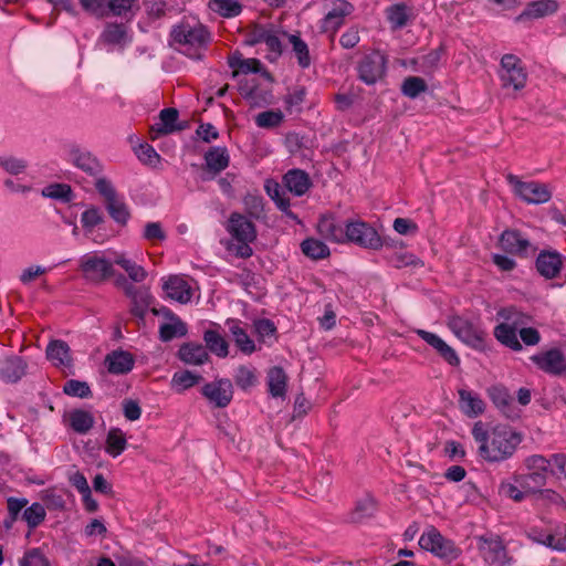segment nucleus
<instances>
[{"mask_svg":"<svg viewBox=\"0 0 566 566\" xmlns=\"http://www.w3.org/2000/svg\"><path fill=\"white\" fill-rule=\"evenodd\" d=\"M95 188L104 199L111 218L118 224L125 226L130 218V212L127 205L118 197L113 184L104 177H98L95 180Z\"/></svg>","mask_w":566,"mask_h":566,"instance_id":"nucleus-4","label":"nucleus"},{"mask_svg":"<svg viewBox=\"0 0 566 566\" xmlns=\"http://www.w3.org/2000/svg\"><path fill=\"white\" fill-rule=\"evenodd\" d=\"M317 230L327 240L338 243L345 241V228L331 216L319 219Z\"/></svg>","mask_w":566,"mask_h":566,"instance_id":"nucleus-33","label":"nucleus"},{"mask_svg":"<svg viewBox=\"0 0 566 566\" xmlns=\"http://www.w3.org/2000/svg\"><path fill=\"white\" fill-rule=\"evenodd\" d=\"M227 230L238 242H253L256 238L255 226L241 213L230 216Z\"/></svg>","mask_w":566,"mask_h":566,"instance_id":"nucleus-16","label":"nucleus"},{"mask_svg":"<svg viewBox=\"0 0 566 566\" xmlns=\"http://www.w3.org/2000/svg\"><path fill=\"white\" fill-rule=\"evenodd\" d=\"M201 379L200 375H197L189 370L175 373L171 379V386L176 388L178 392H181L188 388H191L198 384Z\"/></svg>","mask_w":566,"mask_h":566,"instance_id":"nucleus-48","label":"nucleus"},{"mask_svg":"<svg viewBox=\"0 0 566 566\" xmlns=\"http://www.w3.org/2000/svg\"><path fill=\"white\" fill-rule=\"evenodd\" d=\"M547 547L558 551L566 552V525H558L553 533L548 534Z\"/></svg>","mask_w":566,"mask_h":566,"instance_id":"nucleus-58","label":"nucleus"},{"mask_svg":"<svg viewBox=\"0 0 566 566\" xmlns=\"http://www.w3.org/2000/svg\"><path fill=\"white\" fill-rule=\"evenodd\" d=\"M479 551L483 560L490 565L502 564L506 559V548L499 537L481 536Z\"/></svg>","mask_w":566,"mask_h":566,"instance_id":"nucleus-17","label":"nucleus"},{"mask_svg":"<svg viewBox=\"0 0 566 566\" xmlns=\"http://www.w3.org/2000/svg\"><path fill=\"white\" fill-rule=\"evenodd\" d=\"M352 4L340 2L338 7L331 10L322 21V30L324 32H336L344 23V18L350 13Z\"/></svg>","mask_w":566,"mask_h":566,"instance_id":"nucleus-32","label":"nucleus"},{"mask_svg":"<svg viewBox=\"0 0 566 566\" xmlns=\"http://www.w3.org/2000/svg\"><path fill=\"white\" fill-rule=\"evenodd\" d=\"M114 260H108L97 253H87L80 259V270L85 280L102 283L114 275Z\"/></svg>","mask_w":566,"mask_h":566,"instance_id":"nucleus-6","label":"nucleus"},{"mask_svg":"<svg viewBox=\"0 0 566 566\" xmlns=\"http://www.w3.org/2000/svg\"><path fill=\"white\" fill-rule=\"evenodd\" d=\"M558 3L556 0H537L528 3L521 14L516 17V21L524 22L532 19L544 18L557 11Z\"/></svg>","mask_w":566,"mask_h":566,"instance_id":"nucleus-26","label":"nucleus"},{"mask_svg":"<svg viewBox=\"0 0 566 566\" xmlns=\"http://www.w3.org/2000/svg\"><path fill=\"white\" fill-rule=\"evenodd\" d=\"M499 317L503 319V323L516 328L521 329L524 326H527L531 322V316L518 311L514 306L502 308L497 312Z\"/></svg>","mask_w":566,"mask_h":566,"instance_id":"nucleus-41","label":"nucleus"},{"mask_svg":"<svg viewBox=\"0 0 566 566\" xmlns=\"http://www.w3.org/2000/svg\"><path fill=\"white\" fill-rule=\"evenodd\" d=\"M284 188L296 197L304 196L313 186L310 175L302 169H291L283 176Z\"/></svg>","mask_w":566,"mask_h":566,"instance_id":"nucleus-18","label":"nucleus"},{"mask_svg":"<svg viewBox=\"0 0 566 566\" xmlns=\"http://www.w3.org/2000/svg\"><path fill=\"white\" fill-rule=\"evenodd\" d=\"M0 167L8 174L18 176L25 172L28 168V161L23 158L15 156H1Z\"/></svg>","mask_w":566,"mask_h":566,"instance_id":"nucleus-51","label":"nucleus"},{"mask_svg":"<svg viewBox=\"0 0 566 566\" xmlns=\"http://www.w3.org/2000/svg\"><path fill=\"white\" fill-rule=\"evenodd\" d=\"M179 113L174 107L164 108L159 113V122L150 126L149 137L155 140L160 136L185 129L184 125L177 124Z\"/></svg>","mask_w":566,"mask_h":566,"instance_id":"nucleus-15","label":"nucleus"},{"mask_svg":"<svg viewBox=\"0 0 566 566\" xmlns=\"http://www.w3.org/2000/svg\"><path fill=\"white\" fill-rule=\"evenodd\" d=\"M301 249L306 256L313 260L325 259L329 255L328 247L322 241L313 238L304 240L301 244Z\"/></svg>","mask_w":566,"mask_h":566,"instance_id":"nucleus-43","label":"nucleus"},{"mask_svg":"<svg viewBox=\"0 0 566 566\" xmlns=\"http://www.w3.org/2000/svg\"><path fill=\"white\" fill-rule=\"evenodd\" d=\"M27 363L20 356H9L0 360V379L7 384L18 382L27 373Z\"/></svg>","mask_w":566,"mask_h":566,"instance_id":"nucleus-19","label":"nucleus"},{"mask_svg":"<svg viewBox=\"0 0 566 566\" xmlns=\"http://www.w3.org/2000/svg\"><path fill=\"white\" fill-rule=\"evenodd\" d=\"M20 566H49V562L39 548H32L24 554Z\"/></svg>","mask_w":566,"mask_h":566,"instance_id":"nucleus-61","label":"nucleus"},{"mask_svg":"<svg viewBox=\"0 0 566 566\" xmlns=\"http://www.w3.org/2000/svg\"><path fill=\"white\" fill-rule=\"evenodd\" d=\"M104 363L111 374L124 375L134 368L135 359L128 352L113 350L106 355Z\"/></svg>","mask_w":566,"mask_h":566,"instance_id":"nucleus-25","label":"nucleus"},{"mask_svg":"<svg viewBox=\"0 0 566 566\" xmlns=\"http://www.w3.org/2000/svg\"><path fill=\"white\" fill-rule=\"evenodd\" d=\"M416 334L423 339L428 345L437 350V353L451 366H458L460 364V359L442 338H440L437 334L424 329H417Z\"/></svg>","mask_w":566,"mask_h":566,"instance_id":"nucleus-21","label":"nucleus"},{"mask_svg":"<svg viewBox=\"0 0 566 566\" xmlns=\"http://www.w3.org/2000/svg\"><path fill=\"white\" fill-rule=\"evenodd\" d=\"M419 545L421 548L432 553L439 558L447 560H454L460 555V549L455 544L446 538L436 527L430 526L422 533L419 538Z\"/></svg>","mask_w":566,"mask_h":566,"instance_id":"nucleus-5","label":"nucleus"},{"mask_svg":"<svg viewBox=\"0 0 566 566\" xmlns=\"http://www.w3.org/2000/svg\"><path fill=\"white\" fill-rule=\"evenodd\" d=\"M160 338L164 342H169L175 337H181L187 334V326L180 319H176L172 323H166L160 326L159 329Z\"/></svg>","mask_w":566,"mask_h":566,"instance_id":"nucleus-52","label":"nucleus"},{"mask_svg":"<svg viewBox=\"0 0 566 566\" xmlns=\"http://www.w3.org/2000/svg\"><path fill=\"white\" fill-rule=\"evenodd\" d=\"M227 326L232 335L235 345L244 354H252L255 350L254 342L250 338L245 329L241 327V322L238 319H228Z\"/></svg>","mask_w":566,"mask_h":566,"instance_id":"nucleus-34","label":"nucleus"},{"mask_svg":"<svg viewBox=\"0 0 566 566\" xmlns=\"http://www.w3.org/2000/svg\"><path fill=\"white\" fill-rule=\"evenodd\" d=\"M448 326L463 343L472 347L482 345L484 334L470 321L460 316H452L449 318Z\"/></svg>","mask_w":566,"mask_h":566,"instance_id":"nucleus-13","label":"nucleus"},{"mask_svg":"<svg viewBox=\"0 0 566 566\" xmlns=\"http://www.w3.org/2000/svg\"><path fill=\"white\" fill-rule=\"evenodd\" d=\"M46 357L53 363L54 366L70 367L72 365V357L70 354L69 345L61 339L52 340L46 347Z\"/></svg>","mask_w":566,"mask_h":566,"instance_id":"nucleus-31","label":"nucleus"},{"mask_svg":"<svg viewBox=\"0 0 566 566\" xmlns=\"http://www.w3.org/2000/svg\"><path fill=\"white\" fill-rule=\"evenodd\" d=\"M345 234V240L361 248L378 250L382 247V240L376 229L363 221L347 223Z\"/></svg>","mask_w":566,"mask_h":566,"instance_id":"nucleus-9","label":"nucleus"},{"mask_svg":"<svg viewBox=\"0 0 566 566\" xmlns=\"http://www.w3.org/2000/svg\"><path fill=\"white\" fill-rule=\"evenodd\" d=\"M135 154L140 161L147 165H156L160 160V156L149 144H140L135 148Z\"/></svg>","mask_w":566,"mask_h":566,"instance_id":"nucleus-60","label":"nucleus"},{"mask_svg":"<svg viewBox=\"0 0 566 566\" xmlns=\"http://www.w3.org/2000/svg\"><path fill=\"white\" fill-rule=\"evenodd\" d=\"M104 221L102 211L96 207L86 209L81 216V222L84 229L92 230Z\"/></svg>","mask_w":566,"mask_h":566,"instance_id":"nucleus-59","label":"nucleus"},{"mask_svg":"<svg viewBox=\"0 0 566 566\" xmlns=\"http://www.w3.org/2000/svg\"><path fill=\"white\" fill-rule=\"evenodd\" d=\"M254 329L258 336L262 339L265 337L274 336L276 327L274 323L268 318L258 319L254 322Z\"/></svg>","mask_w":566,"mask_h":566,"instance_id":"nucleus-64","label":"nucleus"},{"mask_svg":"<svg viewBox=\"0 0 566 566\" xmlns=\"http://www.w3.org/2000/svg\"><path fill=\"white\" fill-rule=\"evenodd\" d=\"M163 290L167 297L179 303H188L191 300L192 293L188 282L179 275H170L164 281Z\"/></svg>","mask_w":566,"mask_h":566,"instance_id":"nucleus-23","label":"nucleus"},{"mask_svg":"<svg viewBox=\"0 0 566 566\" xmlns=\"http://www.w3.org/2000/svg\"><path fill=\"white\" fill-rule=\"evenodd\" d=\"M532 361L544 373L553 376H563L566 374V356L558 348L533 355Z\"/></svg>","mask_w":566,"mask_h":566,"instance_id":"nucleus-12","label":"nucleus"},{"mask_svg":"<svg viewBox=\"0 0 566 566\" xmlns=\"http://www.w3.org/2000/svg\"><path fill=\"white\" fill-rule=\"evenodd\" d=\"M143 237L148 241H163L166 239V233L159 222H148L145 226Z\"/></svg>","mask_w":566,"mask_h":566,"instance_id":"nucleus-63","label":"nucleus"},{"mask_svg":"<svg viewBox=\"0 0 566 566\" xmlns=\"http://www.w3.org/2000/svg\"><path fill=\"white\" fill-rule=\"evenodd\" d=\"M289 42L292 44L298 65L303 69L308 67L311 65V56L307 44L296 34L289 35Z\"/></svg>","mask_w":566,"mask_h":566,"instance_id":"nucleus-45","label":"nucleus"},{"mask_svg":"<svg viewBox=\"0 0 566 566\" xmlns=\"http://www.w3.org/2000/svg\"><path fill=\"white\" fill-rule=\"evenodd\" d=\"M63 392L71 397L90 398L92 390L86 381L70 379L64 384Z\"/></svg>","mask_w":566,"mask_h":566,"instance_id":"nucleus-53","label":"nucleus"},{"mask_svg":"<svg viewBox=\"0 0 566 566\" xmlns=\"http://www.w3.org/2000/svg\"><path fill=\"white\" fill-rule=\"evenodd\" d=\"M234 381L238 387L247 390L255 386L258 378L254 369L247 366H239L235 370Z\"/></svg>","mask_w":566,"mask_h":566,"instance_id":"nucleus-54","label":"nucleus"},{"mask_svg":"<svg viewBox=\"0 0 566 566\" xmlns=\"http://www.w3.org/2000/svg\"><path fill=\"white\" fill-rule=\"evenodd\" d=\"M70 156L71 161L86 174L97 176L102 172L101 163L91 153L76 148L71 150Z\"/></svg>","mask_w":566,"mask_h":566,"instance_id":"nucleus-28","label":"nucleus"},{"mask_svg":"<svg viewBox=\"0 0 566 566\" xmlns=\"http://www.w3.org/2000/svg\"><path fill=\"white\" fill-rule=\"evenodd\" d=\"M499 75L503 88L521 91L527 82V73L522 61L514 54L503 55Z\"/></svg>","mask_w":566,"mask_h":566,"instance_id":"nucleus-8","label":"nucleus"},{"mask_svg":"<svg viewBox=\"0 0 566 566\" xmlns=\"http://www.w3.org/2000/svg\"><path fill=\"white\" fill-rule=\"evenodd\" d=\"M263 43H265V45L268 48V51H269L268 59L271 62L275 61L277 57L281 56L282 51H283L282 43L273 30L270 32L269 35H266V39L264 40Z\"/></svg>","mask_w":566,"mask_h":566,"instance_id":"nucleus-62","label":"nucleus"},{"mask_svg":"<svg viewBox=\"0 0 566 566\" xmlns=\"http://www.w3.org/2000/svg\"><path fill=\"white\" fill-rule=\"evenodd\" d=\"M500 248L510 254L526 255L531 247L530 241L517 230H505L499 238Z\"/></svg>","mask_w":566,"mask_h":566,"instance_id":"nucleus-20","label":"nucleus"},{"mask_svg":"<svg viewBox=\"0 0 566 566\" xmlns=\"http://www.w3.org/2000/svg\"><path fill=\"white\" fill-rule=\"evenodd\" d=\"M264 189L281 212H283L287 218L298 221L297 216L291 210V202L285 188H283L277 181L268 179L265 181Z\"/></svg>","mask_w":566,"mask_h":566,"instance_id":"nucleus-22","label":"nucleus"},{"mask_svg":"<svg viewBox=\"0 0 566 566\" xmlns=\"http://www.w3.org/2000/svg\"><path fill=\"white\" fill-rule=\"evenodd\" d=\"M203 339L210 352L222 358L228 356V343L217 331H206Z\"/></svg>","mask_w":566,"mask_h":566,"instance_id":"nucleus-42","label":"nucleus"},{"mask_svg":"<svg viewBox=\"0 0 566 566\" xmlns=\"http://www.w3.org/2000/svg\"><path fill=\"white\" fill-rule=\"evenodd\" d=\"M527 473L515 476V482L526 492L535 493L543 488L551 474V461L543 455L533 454L524 461Z\"/></svg>","mask_w":566,"mask_h":566,"instance_id":"nucleus-3","label":"nucleus"},{"mask_svg":"<svg viewBox=\"0 0 566 566\" xmlns=\"http://www.w3.org/2000/svg\"><path fill=\"white\" fill-rule=\"evenodd\" d=\"M202 396L216 408H226L232 400L233 386L227 378L206 384L201 388Z\"/></svg>","mask_w":566,"mask_h":566,"instance_id":"nucleus-11","label":"nucleus"},{"mask_svg":"<svg viewBox=\"0 0 566 566\" xmlns=\"http://www.w3.org/2000/svg\"><path fill=\"white\" fill-rule=\"evenodd\" d=\"M358 78L366 85H374L386 75L387 59L379 51L365 54L356 66Z\"/></svg>","mask_w":566,"mask_h":566,"instance_id":"nucleus-7","label":"nucleus"},{"mask_svg":"<svg viewBox=\"0 0 566 566\" xmlns=\"http://www.w3.org/2000/svg\"><path fill=\"white\" fill-rule=\"evenodd\" d=\"M99 40L108 45L125 46L129 41L127 28L123 23H107Z\"/></svg>","mask_w":566,"mask_h":566,"instance_id":"nucleus-30","label":"nucleus"},{"mask_svg":"<svg viewBox=\"0 0 566 566\" xmlns=\"http://www.w3.org/2000/svg\"><path fill=\"white\" fill-rule=\"evenodd\" d=\"M507 182L513 186L514 192L527 203H545L547 202L552 193L547 186L536 181H521L516 176L510 174L506 177Z\"/></svg>","mask_w":566,"mask_h":566,"instance_id":"nucleus-10","label":"nucleus"},{"mask_svg":"<svg viewBox=\"0 0 566 566\" xmlns=\"http://www.w3.org/2000/svg\"><path fill=\"white\" fill-rule=\"evenodd\" d=\"M178 356L185 364L189 365H202L209 358L206 347L193 343L184 344L179 348Z\"/></svg>","mask_w":566,"mask_h":566,"instance_id":"nucleus-35","label":"nucleus"},{"mask_svg":"<svg viewBox=\"0 0 566 566\" xmlns=\"http://www.w3.org/2000/svg\"><path fill=\"white\" fill-rule=\"evenodd\" d=\"M427 88L428 85L422 77L408 76L402 82L401 93L409 98H416L421 93L426 92Z\"/></svg>","mask_w":566,"mask_h":566,"instance_id":"nucleus-47","label":"nucleus"},{"mask_svg":"<svg viewBox=\"0 0 566 566\" xmlns=\"http://www.w3.org/2000/svg\"><path fill=\"white\" fill-rule=\"evenodd\" d=\"M127 448L126 434L119 428H111L105 440V452L113 458L120 455Z\"/></svg>","mask_w":566,"mask_h":566,"instance_id":"nucleus-37","label":"nucleus"},{"mask_svg":"<svg viewBox=\"0 0 566 566\" xmlns=\"http://www.w3.org/2000/svg\"><path fill=\"white\" fill-rule=\"evenodd\" d=\"M386 13L394 29H401L408 22V7L403 3L390 6Z\"/></svg>","mask_w":566,"mask_h":566,"instance_id":"nucleus-49","label":"nucleus"},{"mask_svg":"<svg viewBox=\"0 0 566 566\" xmlns=\"http://www.w3.org/2000/svg\"><path fill=\"white\" fill-rule=\"evenodd\" d=\"M172 40L181 46V51L191 59H201V51L210 41V33L201 23L182 21L170 33Z\"/></svg>","mask_w":566,"mask_h":566,"instance_id":"nucleus-2","label":"nucleus"},{"mask_svg":"<svg viewBox=\"0 0 566 566\" xmlns=\"http://www.w3.org/2000/svg\"><path fill=\"white\" fill-rule=\"evenodd\" d=\"M287 376L282 367L274 366L268 371L269 392L274 398L286 395Z\"/></svg>","mask_w":566,"mask_h":566,"instance_id":"nucleus-36","label":"nucleus"},{"mask_svg":"<svg viewBox=\"0 0 566 566\" xmlns=\"http://www.w3.org/2000/svg\"><path fill=\"white\" fill-rule=\"evenodd\" d=\"M284 119V114L280 109H271L261 112L255 116V124L260 128H275L279 127Z\"/></svg>","mask_w":566,"mask_h":566,"instance_id":"nucleus-46","label":"nucleus"},{"mask_svg":"<svg viewBox=\"0 0 566 566\" xmlns=\"http://www.w3.org/2000/svg\"><path fill=\"white\" fill-rule=\"evenodd\" d=\"M490 399L493 403L510 419L518 418L520 410L514 408L513 398L507 389L503 386H492L488 390Z\"/></svg>","mask_w":566,"mask_h":566,"instance_id":"nucleus-24","label":"nucleus"},{"mask_svg":"<svg viewBox=\"0 0 566 566\" xmlns=\"http://www.w3.org/2000/svg\"><path fill=\"white\" fill-rule=\"evenodd\" d=\"M205 161L202 180H212L218 174L228 168L230 163L229 153L226 147H211L205 154Z\"/></svg>","mask_w":566,"mask_h":566,"instance_id":"nucleus-14","label":"nucleus"},{"mask_svg":"<svg viewBox=\"0 0 566 566\" xmlns=\"http://www.w3.org/2000/svg\"><path fill=\"white\" fill-rule=\"evenodd\" d=\"M42 196L69 202L72 199V190L71 187L65 184H52L42 190Z\"/></svg>","mask_w":566,"mask_h":566,"instance_id":"nucleus-55","label":"nucleus"},{"mask_svg":"<svg viewBox=\"0 0 566 566\" xmlns=\"http://www.w3.org/2000/svg\"><path fill=\"white\" fill-rule=\"evenodd\" d=\"M562 264V258L557 252L542 251L536 259V269L546 279L556 277Z\"/></svg>","mask_w":566,"mask_h":566,"instance_id":"nucleus-27","label":"nucleus"},{"mask_svg":"<svg viewBox=\"0 0 566 566\" xmlns=\"http://www.w3.org/2000/svg\"><path fill=\"white\" fill-rule=\"evenodd\" d=\"M69 419L71 428L80 434L87 433L95 423L93 415L83 409L72 410Z\"/></svg>","mask_w":566,"mask_h":566,"instance_id":"nucleus-39","label":"nucleus"},{"mask_svg":"<svg viewBox=\"0 0 566 566\" xmlns=\"http://www.w3.org/2000/svg\"><path fill=\"white\" fill-rule=\"evenodd\" d=\"M248 213L255 219L264 217V200L259 195L248 193L243 199Z\"/></svg>","mask_w":566,"mask_h":566,"instance_id":"nucleus-56","label":"nucleus"},{"mask_svg":"<svg viewBox=\"0 0 566 566\" xmlns=\"http://www.w3.org/2000/svg\"><path fill=\"white\" fill-rule=\"evenodd\" d=\"M209 8L224 18L237 17L242 11V6L235 0H211Z\"/></svg>","mask_w":566,"mask_h":566,"instance_id":"nucleus-44","label":"nucleus"},{"mask_svg":"<svg viewBox=\"0 0 566 566\" xmlns=\"http://www.w3.org/2000/svg\"><path fill=\"white\" fill-rule=\"evenodd\" d=\"M459 406L468 417H476L484 411V402L480 396L467 389H459Z\"/></svg>","mask_w":566,"mask_h":566,"instance_id":"nucleus-29","label":"nucleus"},{"mask_svg":"<svg viewBox=\"0 0 566 566\" xmlns=\"http://www.w3.org/2000/svg\"><path fill=\"white\" fill-rule=\"evenodd\" d=\"M114 263L119 265L127 273L128 277L136 283L143 282L147 277V271L124 254L115 253Z\"/></svg>","mask_w":566,"mask_h":566,"instance_id":"nucleus-38","label":"nucleus"},{"mask_svg":"<svg viewBox=\"0 0 566 566\" xmlns=\"http://www.w3.org/2000/svg\"><path fill=\"white\" fill-rule=\"evenodd\" d=\"M376 501L370 496H366L357 502L352 520L354 522H361L365 518L371 517L376 512Z\"/></svg>","mask_w":566,"mask_h":566,"instance_id":"nucleus-50","label":"nucleus"},{"mask_svg":"<svg viewBox=\"0 0 566 566\" xmlns=\"http://www.w3.org/2000/svg\"><path fill=\"white\" fill-rule=\"evenodd\" d=\"M23 518L28 523L29 527H36L45 518V510L43 505L40 503H33L31 506L24 510Z\"/></svg>","mask_w":566,"mask_h":566,"instance_id":"nucleus-57","label":"nucleus"},{"mask_svg":"<svg viewBox=\"0 0 566 566\" xmlns=\"http://www.w3.org/2000/svg\"><path fill=\"white\" fill-rule=\"evenodd\" d=\"M474 441L479 444V455L488 462H502L510 459L522 442V434L506 424H497L491 431L482 421L472 428Z\"/></svg>","mask_w":566,"mask_h":566,"instance_id":"nucleus-1","label":"nucleus"},{"mask_svg":"<svg viewBox=\"0 0 566 566\" xmlns=\"http://www.w3.org/2000/svg\"><path fill=\"white\" fill-rule=\"evenodd\" d=\"M518 329L505 324L501 323L494 328V336L495 338L506 347L513 349V350H521L522 345L517 338V332Z\"/></svg>","mask_w":566,"mask_h":566,"instance_id":"nucleus-40","label":"nucleus"}]
</instances>
